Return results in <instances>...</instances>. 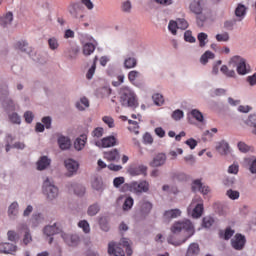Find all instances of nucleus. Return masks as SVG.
<instances>
[{
    "instance_id": "17",
    "label": "nucleus",
    "mask_w": 256,
    "mask_h": 256,
    "mask_svg": "<svg viewBox=\"0 0 256 256\" xmlns=\"http://www.w3.org/2000/svg\"><path fill=\"white\" fill-rule=\"evenodd\" d=\"M14 49L21 51V53H26L29 56L33 53V50L29 47V42L26 40L17 41L14 44Z\"/></svg>"
},
{
    "instance_id": "7",
    "label": "nucleus",
    "mask_w": 256,
    "mask_h": 256,
    "mask_svg": "<svg viewBox=\"0 0 256 256\" xmlns=\"http://www.w3.org/2000/svg\"><path fill=\"white\" fill-rule=\"evenodd\" d=\"M94 145L96 147H99V149H109L111 147H115V145H119V142L117 140V137H115L114 135H110L103 137L100 141H95Z\"/></svg>"
},
{
    "instance_id": "53",
    "label": "nucleus",
    "mask_w": 256,
    "mask_h": 256,
    "mask_svg": "<svg viewBox=\"0 0 256 256\" xmlns=\"http://www.w3.org/2000/svg\"><path fill=\"white\" fill-rule=\"evenodd\" d=\"M177 29H179V24L175 20H170L168 24V30L172 35H177Z\"/></svg>"
},
{
    "instance_id": "11",
    "label": "nucleus",
    "mask_w": 256,
    "mask_h": 256,
    "mask_svg": "<svg viewBox=\"0 0 256 256\" xmlns=\"http://www.w3.org/2000/svg\"><path fill=\"white\" fill-rule=\"evenodd\" d=\"M197 189L202 195H209L211 189H209V186L203 185V182L201 179H195L192 181L191 185V191L192 193H197Z\"/></svg>"
},
{
    "instance_id": "29",
    "label": "nucleus",
    "mask_w": 256,
    "mask_h": 256,
    "mask_svg": "<svg viewBox=\"0 0 256 256\" xmlns=\"http://www.w3.org/2000/svg\"><path fill=\"white\" fill-rule=\"evenodd\" d=\"M98 224L101 231H104V233H109L111 230V226L109 225V218H107V216L99 217Z\"/></svg>"
},
{
    "instance_id": "22",
    "label": "nucleus",
    "mask_w": 256,
    "mask_h": 256,
    "mask_svg": "<svg viewBox=\"0 0 256 256\" xmlns=\"http://www.w3.org/2000/svg\"><path fill=\"white\" fill-rule=\"evenodd\" d=\"M230 149H231V146H229V142H227L225 140H221L216 145V151L220 155H229Z\"/></svg>"
},
{
    "instance_id": "47",
    "label": "nucleus",
    "mask_w": 256,
    "mask_h": 256,
    "mask_svg": "<svg viewBox=\"0 0 256 256\" xmlns=\"http://www.w3.org/2000/svg\"><path fill=\"white\" fill-rule=\"evenodd\" d=\"M152 99L154 101V105H157V107H161V105L165 103V99L163 98V95L161 93L153 94Z\"/></svg>"
},
{
    "instance_id": "39",
    "label": "nucleus",
    "mask_w": 256,
    "mask_h": 256,
    "mask_svg": "<svg viewBox=\"0 0 256 256\" xmlns=\"http://www.w3.org/2000/svg\"><path fill=\"white\" fill-rule=\"evenodd\" d=\"M197 39L199 42V47L201 49H203V47H205L207 45V43H209V35H207V33H205V32L198 33Z\"/></svg>"
},
{
    "instance_id": "33",
    "label": "nucleus",
    "mask_w": 256,
    "mask_h": 256,
    "mask_svg": "<svg viewBox=\"0 0 256 256\" xmlns=\"http://www.w3.org/2000/svg\"><path fill=\"white\" fill-rule=\"evenodd\" d=\"M170 177L172 181H178V183H185L187 181L188 177L185 172H172L170 174Z\"/></svg>"
},
{
    "instance_id": "40",
    "label": "nucleus",
    "mask_w": 256,
    "mask_h": 256,
    "mask_svg": "<svg viewBox=\"0 0 256 256\" xmlns=\"http://www.w3.org/2000/svg\"><path fill=\"white\" fill-rule=\"evenodd\" d=\"M215 224V218L213 216H205L202 218V227L203 229H211Z\"/></svg>"
},
{
    "instance_id": "20",
    "label": "nucleus",
    "mask_w": 256,
    "mask_h": 256,
    "mask_svg": "<svg viewBox=\"0 0 256 256\" xmlns=\"http://www.w3.org/2000/svg\"><path fill=\"white\" fill-rule=\"evenodd\" d=\"M167 161V155L165 153H158L151 162L150 167H163V164Z\"/></svg>"
},
{
    "instance_id": "9",
    "label": "nucleus",
    "mask_w": 256,
    "mask_h": 256,
    "mask_svg": "<svg viewBox=\"0 0 256 256\" xmlns=\"http://www.w3.org/2000/svg\"><path fill=\"white\" fill-rule=\"evenodd\" d=\"M64 167L67 169L66 177H74V175L79 171V167H81V164H79V161L68 158L64 161Z\"/></svg>"
},
{
    "instance_id": "28",
    "label": "nucleus",
    "mask_w": 256,
    "mask_h": 256,
    "mask_svg": "<svg viewBox=\"0 0 256 256\" xmlns=\"http://www.w3.org/2000/svg\"><path fill=\"white\" fill-rule=\"evenodd\" d=\"M13 23V12L9 11L3 16H0V26L4 29Z\"/></svg>"
},
{
    "instance_id": "5",
    "label": "nucleus",
    "mask_w": 256,
    "mask_h": 256,
    "mask_svg": "<svg viewBox=\"0 0 256 256\" xmlns=\"http://www.w3.org/2000/svg\"><path fill=\"white\" fill-rule=\"evenodd\" d=\"M231 62L236 65V71L239 75L244 76L251 73V65L247 63V59L239 55H235L231 58Z\"/></svg>"
},
{
    "instance_id": "57",
    "label": "nucleus",
    "mask_w": 256,
    "mask_h": 256,
    "mask_svg": "<svg viewBox=\"0 0 256 256\" xmlns=\"http://www.w3.org/2000/svg\"><path fill=\"white\" fill-rule=\"evenodd\" d=\"M48 46L51 51H56V49H59V41L55 37L49 38Z\"/></svg>"
},
{
    "instance_id": "41",
    "label": "nucleus",
    "mask_w": 256,
    "mask_h": 256,
    "mask_svg": "<svg viewBox=\"0 0 256 256\" xmlns=\"http://www.w3.org/2000/svg\"><path fill=\"white\" fill-rule=\"evenodd\" d=\"M104 157L108 161H117V157H119V150L114 148L108 152H104Z\"/></svg>"
},
{
    "instance_id": "3",
    "label": "nucleus",
    "mask_w": 256,
    "mask_h": 256,
    "mask_svg": "<svg viewBox=\"0 0 256 256\" xmlns=\"http://www.w3.org/2000/svg\"><path fill=\"white\" fill-rule=\"evenodd\" d=\"M120 103L122 107H131L137 109L139 102L137 101V95L129 87L124 86L120 89Z\"/></svg>"
},
{
    "instance_id": "24",
    "label": "nucleus",
    "mask_w": 256,
    "mask_h": 256,
    "mask_svg": "<svg viewBox=\"0 0 256 256\" xmlns=\"http://www.w3.org/2000/svg\"><path fill=\"white\" fill-rule=\"evenodd\" d=\"M164 219L166 221H171V219H177V217H181V209L179 208H174L170 210H165L163 213Z\"/></svg>"
},
{
    "instance_id": "44",
    "label": "nucleus",
    "mask_w": 256,
    "mask_h": 256,
    "mask_svg": "<svg viewBox=\"0 0 256 256\" xmlns=\"http://www.w3.org/2000/svg\"><path fill=\"white\" fill-rule=\"evenodd\" d=\"M8 119L13 125H21V116H19L17 112H12L11 114H8Z\"/></svg>"
},
{
    "instance_id": "49",
    "label": "nucleus",
    "mask_w": 256,
    "mask_h": 256,
    "mask_svg": "<svg viewBox=\"0 0 256 256\" xmlns=\"http://www.w3.org/2000/svg\"><path fill=\"white\" fill-rule=\"evenodd\" d=\"M125 184V177L123 176H118L113 179V187H115V189H121Z\"/></svg>"
},
{
    "instance_id": "63",
    "label": "nucleus",
    "mask_w": 256,
    "mask_h": 256,
    "mask_svg": "<svg viewBox=\"0 0 256 256\" xmlns=\"http://www.w3.org/2000/svg\"><path fill=\"white\" fill-rule=\"evenodd\" d=\"M184 143L185 145L189 146V149H191V151H193V149H195V147L199 145V142L195 138H189Z\"/></svg>"
},
{
    "instance_id": "23",
    "label": "nucleus",
    "mask_w": 256,
    "mask_h": 256,
    "mask_svg": "<svg viewBox=\"0 0 256 256\" xmlns=\"http://www.w3.org/2000/svg\"><path fill=\"white\" fill-rule=\"evenodd\" d=\"M204 213H205L204 204L202 202L197 203L195 205V207L192 209L191 217H192V219H201V217H203Z\"/></svg>"
},
{
    "instance_id": "64",
    "label": "nucleus",
    "mask_w": 256,
    "mask_h": 256,
    "mask_svg": "<svg viewBox=\"0 0 256 256\" xmlns=\"http://www.w3.org/2000/svg\"><path fill=\"white\" fill-rule=\"evenodd\" d=\"M245 123H246V125H248V127L255 128L256 127V114H250Z\"/></svg>"
},
{
    "instance_id": "2",
    "label": "nucleus",
    "mask_w": 256,
    "mask_h": 256,
    "mask_svg": "<svg viewBox=\"0 0 256 256\" xmlns=\"http://www.w3.org/2000/svg\"><path fill=\"white\" fill-rule=\"evenodd\" d=\"M121 193H135V195H141L143 193H149V181L140 180L132 181L130 183L124 184L120 188Z\"/></svg>"
},
{
    "instance_id": "34",
    "label": "nucleus",
    "mask_w": 256,
    "mask_h": 256,
    "mask_svg": "<svg viewBox=\"0 0 256 256\" xmlns=\"http://www.w3.org/2000/svg\"><path fill=\"white\" fill-rule=\"evenodd\" d=\"M152 210H153V203L149 201L143 202L140 206V213L144 215V217H147V215H149V213H151Z\"/></svg>"
},
{
    "instance_id": "45",
    "label": "nucleus",
    "mask_w": 256,
    "mask_h": 256,
    "mask_svg": "<svg viewBox=\"0 0 256 256\" xmlns=\"http://www.w3.org/2000/svg\"><path fill=\"white\" fill-rule=\"evenodd\" d=\"M137 77H139V71H137V70H131L128 73V80L130 81V83L132 85H135L136 87H139V85H141V84L135 83V79H137Z\"/></svg>"
},
{
    "instance_id": "13",
    "label": "nucleus",
    "mask_w": 256,
    "mask_h": 256,
    "mask_svg": "<svg viewBox=\"0 0 256 256\" xmlns=\"http://www.w3.org/2000/svg\"><path fill=\"white\" fill-rule=\"evenodd\" d=\"M57 145L61 151H69L71 149V138L63 134H57Z\"/></svg>"
},
{
    "instance_id": "61",
    "label": "nucleus",
    "mask_w": 256,
    "mask_h": 256,
    "mask_svg": "<svg viewBox=\"0 0 256 256\" xmlns=\"http://www.w3.org/2000/svg\"><path fill=\"white\" fill-rule=\"evenodd\" d=\"M215 39L218 41V43H227V41H229V33L224 32L223 34H216Z\"/></svg>"
},
{
    "instance_id": "15",
    "label": "nucleus",
    "mask_w": 256,
    "mask_h": 256,
    "mask_svg": "<svg viewBox=\"0 0 256 256\" xmlns=\"http://www.w3.org/2000/svg\"><path fill=\"white\" fill-rule=\"evenodd\" d=\"M51 167V158L49 156H41L39 160L36 162L37 171H45Z\"/></svg>"
},
{
    "instance_id": "32",
    "label": "nucleus",
    "mask_w": 256,
    "mask_h": 256,
    "mask_svg": "<svg viewBox=\"0 0 256 256\" xmlns=\"http://www.w3.org/2000/svg\"><path fill=\"white\" fill-rule=\"evenodd\" d=\"M113 90L109 86H102L96 90V96L100 99H103L104 97H109Z\"/></svg>"
},
{
    "instance_id": "56",
    "label": "nucleus",
    "mask_w": 256,
    "mask_h": 256,
    "mask_svg": "<svg viewBox=\"0 0 256 256\" xmlns=\"http://www.w3.org/2000/svg\"><path fill=\"white\" fill-rule=\"evenodd\" d=\"M17 209H19V203H17V201L12 202L8 207V215H17Z\"/></svg>"
},
{
    "instance_id": "59",
    "label": "nucleus",
    "mask_w": 256,
    "mask_h": 256,
    "mask_svg": "<svg viewBox=\"0 0 256 256\" xmlns=\"http://www.w3.org/2000/svg\"><path fill=\"white\" fill-rule=\"evenodd\" d=\"M41 121H42V125H44L46 129H51L53 125V118H51V116H43L41 118Z\"/></svg>"
},
{
    "instance_id": "52",
    "label": "nucleus",
    "mask_w": 256,
    "mask_h": 256,
    "mask_svg": "<svg viewBox=\"0 0 256 256\" xmlns=\"http://www.w3.org/2000/svg\"><path fill=\"white\" fill-rule=\"evenodd\" d=\"M226 195H227V197H229L231 199V201H237V199H239V197H241V193H239V191L233 190V189L227 190Z\"/></svg>"
},
{
    "instance_id": "42",
    "label": "nucleus",
    "mask_w": 256,
    "mask_h": 256,
    "mask_svg": "<svg viewBox=\"0 0 256 256\" xmlns=\"http://www.w3.org/2000/svg\"><path fill=\"white\" fill-rule=\"evenodd\" d=\"M99 211H101V206L96 202L88 207L87 215L89 217H95Z\"/></svg>"
},
{
    "instance_id": "62",
    "label": "nucleus",
    "mask_w": 256,
    "mask_h": 256,
    "mask_svg": "<svg viewBox=\"0 0 256 256\" xmlns=\"http://www.w3.org/2000/svg\"><path fill=\"white\" fill-rule=\"evenodd\" d=\"M33 119H35V114H33L31 111H26L24 113V121L28 125H31L33 123Z\"/></svg>"
},
{
    "instance_id": "18",
    "label": "nucleus",
    "mask_w": 256,
    "mask_h": 256,
    "mask_svg": "<svg viewBox=\"0 0 256 256\" xmlns=\"http://www.w3.org/2000/svg\"><path fill=\"white\" fill-rule=\"evenodd\" d=\"M137 67V58L135 52H130L124 60V69H135Z\"/></svg>"
},
{
    "instance_id": "25",
    "label": "nucleus",
    "mask_w": 256,
    "mask_h": 256,
    "mask_svg": "<svg viewBox=\"0 0 256 256\" xmlns=\"http://www.w3.org/2000/svg\"><path fill=\"white\" fill-rule=\"evenodd\" d=\"M234 15L238 18V21L245 19V15H247V6L243 3H238L235 8Z\"/></svg>"
},
{
    "instance_id": "6",
    "label": "nucleus",
    "mask_w": 256,
    "mask_h": 256,
    "mask_svg": "<svg viewBox=\"0 0 256 256\" xmlns=\"http://www.w3.org/2000/svg\"><path fill=\"white\" fill-rule=\"evenodd\" d=\"M43 195L46 196L48 201H53L59 197V188L55 184L51 183L49 178H46L42 185Z\"/></svg>"
},
{
    "instance_id": "27",
    "label": "nucleus",
    "mask_w": 256,
    "mask_h": 256,
    "mask_svg": "<svg viewBox=\"0 0 256 256\" xmlns=\"http://www.w3.org/2000/svg\"><path fill=\"white\" fill-rule=\"evenodd\" d=\"M82 138H76L74 141V149L76 151H83L85 149V145H87V135L82 134Z\"/></svg>"
},
{
    "instance_id": "36",
    "label": "nucleus",
    "mask_w": 256,
    "mask_h": 256,
    "mask_svg": "<svg viewBox=\"0 0 256 256\" xmlns=\"http://www.w3.org/2000/svg\"><path fill=\"white\" fill-rule=\"evenodd\" d=\"M215 53L210 50H206L200 57V63L202 65H207L209 63V59H214Z\"/></svg>"
},
{
    "instance_id": "1",
    "label": "nucleus",
    "mask_w": 256,
    "mask_h": 256,
    "mask_svg": "<svg viewBox=\"0 0 256 256\" xmlns=\"http://www.w3.org/2000/svg\"><path fill=\"white\" fill-rule=\"evenodd\" d=\"M170 231L172 234L167 237V243L169 245H174V247H180V245L187 243L188 239H191V237L195 235V225H193V222L190 219L185 218L183 220L175 221L172 224ZM181 231H184L186 236L181 241H174V235H178Z\"/></svg>"
},
{
    "instance_id": "10",
    "label": "nucleus",
    "mask_w": 256,
    "mask_h": 256,
    "mask_svg": "<svg viewBox=\"0 0 256 256\" xmlns=\"http://www.w3.org/2000/svg\"><path fill=\"white\" fill-rule=\"evenodd\" d=\"M61 238L68 247H79V244L81 243V237H79L78 234H67L62 232Z\"/></svg>"
},
{
    "instance_id": "26",
    "label": "nucleus",
    "mask_w": 256,
    "mask_h": 256,
    "mask_svg": "<svg viewBox=\"0 0 256 256\" xmlns=\"http://www.w3.org/2000/svg\"><path fill=\"white\" fill-rule=\"evenodd\" d=\"M200 253H201V247L199 246V243L192 242L189 244L185 256H199Z\"/></svg>"
},
{
    "instance_id": "30",
    "label": "nucleus",
    "mask_w": 256,
    "mask_h": 256,
    "mask_svg": "<svg viewBox=\"0 0 256 256\" xmlns=\"http://www.w3.org/2000/svg\"><path fill=\"white\" fill-rule=\"evenodd\" d=\"M233 235H235V231L231 226H227L224 230H220L219 232V237L224 239V241H229Z\"/></svg>"
},
{
    "instance_id": "51",
    "label": "nucleus",
    "mask_w": 256,
    "mask_h": 256,
    "mask_svg": "<svg viewBox=\"0 0 256 256\" xmlns=\"http://www.w3.org/2000/svg\"><path fill=\"white\" fill-rule=\"evenodd\" d=\"M171 117L174 121H181L185 117V112L181 109H176L172 112Z\"/></svg>"
},
{
    "instance_id": "50",
    "label": "nucleus",
    "mask_w": 256,
    "mask_h": 256,
    "mask_svg": "<svg viewBox=\"0 0 256 256\" xmlns=\"http://www.w3.org/2000/svg\"><path fill=\"white\" fill-rule=\"evenodd\" d=\"M78 227L83 230L84 233H91V226L89 225V221L80 220L78 222Z\"/></svg>"
},
{
    "instance_id": "19",
    "label": "nucleus",
    "mask_w": 256,
    "mask_h": 256,
    "mask_svg": "<svg viewBox=\"0 0 256 256\" xmlns=\"http://www.w3.org/2000/svg\"><path fill=\"white\" fill-rule=\"evenodd\" d=\"M69 189H72L74 195L77 197H85V193H87V188H85L83 184H79L77 182L70 184Z\"/></svg>"
},
{
    "instance_id": "37",
    "label": "nucleus",
    "mask_w": 256,
    "mask_h": 256,
    "mask_svg": "<svg viewBox=\"0 0 256 256\" xmlns=\"http://www.w3.org/2000/svg\"><path fill=\"white\" fill-rule=\"evenodd\" d=\"M80 51L81 48H79V46H71L67 49L68 59H70L71 61L77 59V55H79Z\"/></svg>"
},
{
    "instance_id": "60",
    "label": "nucleus",
    "mask_w": 256,
    "mask_h": 256,
    "mask_svg": "<svg viewBox=\"0 0 256 256\" xmlns=\"http://www.w3.org/2000/svg\"><path fill=\"white\" fill-rule=\"evenodd\" d=\"M246 161H248L250 173L252 175H256V158L254 159L248 158Z\"/></svg>"
},
{
    "instance_id": "58",
    "label": "nucleus",
    "mask_w": 256,
    "mask_h": 256,
    "mask_svg": "<svg viewBox=\"0 0 256 256\" xmlns=\"http://www.w3.org/2000/svg\"><path fill=\"white\" fill-rule=\"evenodd\" d=\"M5 111L9 113H13L15 111V102H13V99H8L5 101Z\"/></svg>"
},
{
    "instance_id": "43",
    "label": "nucleus",
    "mask_w": 256,
    "mask_h": 256,
    "mask_svg": "<svg viewBox=\"0 0 256 256\" xmlns=\"http://www.w3.org/2000/svg\"><path fill=\"white\" fill-rule=\"evenodd\" d=\"M134 203H135V200L133 199V197L131 196L126 197L122 205L123 211H131V209H133Z\"/></svg>"
},
{
    "instance_id": "35",
    "label": "nucleus",
    "mask_w": 256,
    "mask_h": 256,
    "mask_svg": "<svg viewBox=\"0 0 256 256\" xmlns=\"http://www.w3.org/2000/svg\"><path fill=\"white\" fill-rule=\"evenodd\" d=\"M95 49H97V46H95L93 42H86L83 45V55H85L86 57H89V55H91L92 53H95Z\"/></svg>"
},
{
    "instance_id": "4",
    "label": "nucleus",
    "mask_w": 256,
    "mask_h": 256,
    "mask_svg": "<svg viewBox=\"0 0 256 256\" xmlns=\"http://www.w3.org/2000/svg\"><path fill=\"white\" fill-rule=\"evenodd\" d=\"M83 5H85V7L89 11H91L93 9V7H95V5L93 4V2L91 0H81V2L72 3L70 5V7L68 8V11H69L71 17H73V19H79L80 21L83 20V17H85V15L79 14L80 11H83Z\"/></svg>"
},
{
    "instance_id": "12",
    "label": "nucleus",
    "mask_w": 256,
    "mask_h": 256,
    "mask_svg": "<svg viewBox=\"0 0 256 256\" xmlns=\"http://www.w3.org/2000/svg\"><path fill=\"white\" fill-rule=\"evenodd\" d=\"M148 169L149 168L143 164L136 167L129 166L127 169V173L130 175V177H138V175H143L144 177H147Z\"/></svg>"
},
{
    "instance_id": "8",
    "label": "nucleus",
    "mask_w": 256,
    "mask_h": 256,
    "mask_svg": "<svg viewBox=\"0 0 256 256\" xmlns=\"http://www.w3.org/2000/svg\"><path fill=\"white\" fill-rule=\"evenodd\" d=\"M247 245V238L241 233H236L234 238L231 239V247L235 251H243Z\"/></svg>"
},
{
    "instance_id": "55",
    "label": "nucleus",
    "mask_w": 256,
    "mask_h": 256,
    "mask_svg": "<svg viewBox=\"0 0 256 256\" xmlns=\"http://www.w3.org/2000/svg\"><path fill=\"white\" fill-rule=\"evenodd\" d=\"M235 25H237V19L226 20L224 22V29H226V31H233Z\"/></svg>"
},
{
    "instance_id": "21",
    "label": "nucleus",
    "mask_w": 256,
    "mask_h": 256,
    "mask_svg": "<svg viewBox=\"0 0 256 256\" xmlns=\"http://www.w3.org/2000/svg\"><path fill=\"white\" fill-rule=\"evenodd\" d=\"M91 187L94 191H98V193H103L105 191V185L103 184V177L95 176L91 182Z\"/></svg>"
},
{
    "instance_id": "46",
    "label": "nucleus",
    "mask_w": 256,
    "mask_h": 256,
    "mask_svg": "<svg viewBox=\"0 0 256 256\" xmlns=\"http://www.w3.org/2000/svg\"><path fill=\"white\" fill-rule=\"evenodd\" d=\"M184 41L186 43H197V38H195V36H193V31L186 30L184 32Z\"/></svg>"
},
{
    "instance_id": "14",
    "label": "nucleus",
    "mask_w": 256,
    "mask_h": 256,
    "mask_svg": "<svg viewBox=\"0 0 256 256\" xmlns=\"http://www.w3.org/2000/svg\"><path fill=\"white\" fill-rule=\"evenodd\" d=\"M108 255L111 256H125V250L121 246L117 245L116 242H110L108 244Z\"/></svg>"
},
{
    "instance_id": "31",
    "label": "nucleus",
    "mask_w": 256,
    "mask_h": 256,
    "mask_svg": "<svg viewBox=\"0 0 256 256\" xmlns=\"http://www.w3.org/2000/svg\"><path fill=\"white\" fill-rule=\"evenodd\" d=\"M189 9L195 15H201L203 13V7L201 6V0H194L190 3Z\"/></svg>"
},
{
    "instance_id": "38",
    "label": "nucleus",
    "mask_w": 256,
    "mask_h": 256,
    "mask_svg": "<svg viewBox=\"0 0 256 256\" xmlns=\"http://www.w3.org/2000/svg\"><path fill=\"white\" fill-rule=\"evenodd\" d=\"M190 115L191 117H193V119L197 120L198 123H205V116L203 115V112H201V110L192 109L190 111Z\"/></svg>"
},
{
    "instance_id": "48",
    "label": "nucleus",
    "mask_w": 256,
    "mask_h": 256,
    "mask_svg": "<svg viewBox=\"0 0 256 256\" xmlns=\"http://www.w3.org/2000/svg\"><path fill=\"white\" fill-rule=\"evenodd\" d=\"M43 233L46 235V237H53L54 235H59V231H55L53 229V226L47 225L43 228Z\"/></svg>"
},
{
    "instance_id": "54",
    "label": "nucleus",
    "mask_w": 256,
    "mask_h": 256,
    "mask_svg": "<svg viewBox=\"0 0 256 256\" xmlns=\"http://www.w3.org/2000/svg\"><path fill=\"white\" fill-rule=\"evenodd\" d=\"M237 147L240 153H249V151H251V146L247 145V143L243 141H239L237 143Z\"/></svg>"
},
{
    "instance_id": "16",
    "label": "nucleus",
    "mask_w": 256,
    "mask_h": 256,
    "mask_svg": "<svg viewBox=\"0 0 256 256\" xmlns=\"http://www.w3.org/2000/svg\"><path fill=\"white\" fill-rule=\"evenodd\" d=\"M17 251V245L9 243V242H1L0 243V253L4 255H13Z\"/></svg>"
}]
</instances>
